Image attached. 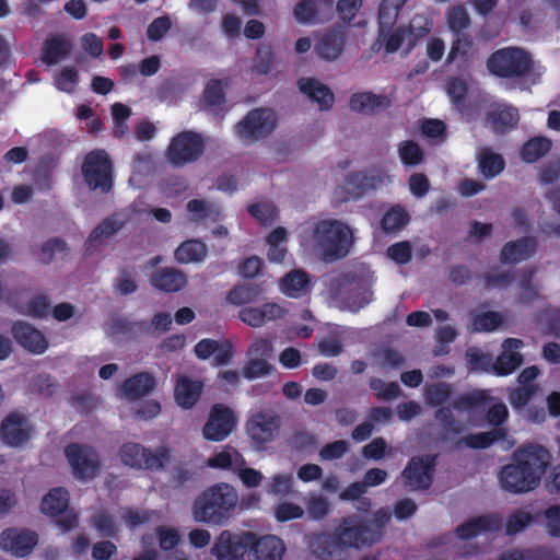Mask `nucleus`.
Segmentation results:
<instances>
[{
	"mask_svg": "<svg viewBox=\"0 0 560 560\" xmlns=\"http://www.w3.org/2000/svg\"><path fill=\"white\" fill-rule=\"evenodd\" d=\"M277 127L272 109L254 108L235 125V135L244 144L255 143L268 137Z\"/></svg>",
	"mask_w": 560,
	"mask_h": 560,
	"instance_id": "9",
	"label": "nucleus"
},
{
	"mask_svg": "<svg viewBox=\"0 0 560 560\" xmlns=\"http://www.w3.org/2000/svg\"><path fill=\"white\" fill-rule=\"evenodd\" d=\"M402 5V0H382L378 8L380 28L390 30L395 24Z\"/></svg>",
	"mask_w": 560,
	"mask_h": 560,
	"instance_id": "48",
	"label": "nucleus"
},
{
	"mask_svg": "<svg viewBox=\"0 0 560 560\" xmlns=\"http://www.w3.org/2000/svg\"><path fill=\"white\" fill-rule=\"evenodd\" d=\"M122 225L114 215L104 219L90 233L85 242V253L92 255L98 245L120 231Z\"/></svg>",
	"mask_w": 560,
	"mask_h": 560,
	"instance_id": "35",
	"label": "nucleus"
},
{
	"mask_svg": "<svg viewBox=\"0 0 560 560\" xmlns=\"http://www.w3.org/2000/svg\"><path fill=\"white\" fill-rule=\"evenodd\" d=\"M500 529L501 518L498 515H480L456 527L455 533L459 539L468 540L481 533H497Z\"/></svg>",
	"mask_w": 560,
	"mask_h": 560,
	"instance_id": "26",
	"label": "nucleus"
},
{
	"mask_svg": "<svg viewBox=\"0 0 560 560\" xmlns=\"http://www.w3.org/2000/svg\"><path fill=\"white\" fill-rule=\"evenodd\" d=\"M478 167L483 177L493 178L504 171L505 161L501 154L485 148L478 155Z\"/></svg>",
	"mask_w": 560,
	"mask_h": 560,
	"instance_id": "43",
	"label": "nucleus"
},
{
	"mask_svg": "<svg viewBox=\"0 0 560 560\" xmlns=\"http://www.w3.org/2000/svg\"><path fill=\"white\" fill-rule=\"evenodd\" d=\"M542 515L546 521V530L550 537H560V504L548 506Z\"/></svg>",
	"mask_w": 560,
	"mask_h": 560,
	"instance_id": "64",
	"label": "nucleus"
},
{
	"mask_svg": "<svg viewBox=\"0 0 560 560\" xmlns=\"http://www.w3.org/2000/svg\"><path fill=\"white\" fill-rule=\"evenodd\" d=\"M81 172L91 190L108 194L113 189V162L103 149H95L84 156Z\"/></svg>",
	"mask_w": 560,
	"mask_h": 560,
	"instance_id": "6",
	"label": "nucleus"
},
{
	"mask_svg": "<svg viewBox=\"0 0 560 560\" xmlns=\"http://www.w3.org/2000/svg\"><path fill=\"white\" fill-rule=\"evenodd\" d=\"M70 494L63 487L52 488L44 495L40 511L55 518L56 524L68 532L78 526V516L69 509Z\"/></svg>",
	"mask_w": 560,
	"mask_h": 560,
	"instance_id": "11",
	"label": "nucleus"
},
{
	"mask_svg": "<svg viewBox=\"0 0 560 560\" xmlns=\"http://www.w3.org/2000/svg\"><path fill=\"white\" fill-rule=\"evenodd\" d=\"M33 432V425L26 416L19 411L8 413L0 423V440L10 447L26 444Z\"/></svg>",
	"mask_w": 560,
	"mask_h": 560,
	"instance_id": "18",
	"label": "nucleus"
},
{
	"mask_svg": "<svg viewBox=\"0 0 560 560\" xmlns=\"http://www.w3.org/2000/svg\"><path fill=\"white\" fill-rule=\"evenodd\" d=\"M119 457L130 468L160 471L170 463L171 453L166 446L152 451L140 443L126 442L119 448Z\"/></svg>",
	"mask_w": 560,
	"mask_h": 560,
	"instance_id": "5",
	"label": "nucleus"
},
{
	"mask_svg": "<svg viewBox=\"0 0 560 560\" xmlns=\"http://www.w3.org/2000/svg\"><path fill=\"white\" fill-rule=\"evenodd\" d=\"M362 7L363 0H338L336 12L343 24L350 25Z\"/></svg>",
	"mask_w": 560,
	"mask_h": 560,
	"instance_id": "60",
	"label": "nucleus"
},
{
	"mask_svg": "<svg viewBox=\"0 0 560 560\" xmlns=\"http://www.w3.org/2000/svg\"><path fill=\"white\" fill-rule=\"evenodd\" d=\"M65 455L73 469V475L80 480L93 479L101 469L96 452L86 445L71 443L66 446Z\"/></svg>",
	"mask_w": 560,
	"mask_h": 560,
	"instance_id": "16",
	"label": "nucleus"
},
{
	"mask_svg": "<svg viewBox=\"0 0 560 560\" xmlns=\"http://www.w3.org/2000/svg\"><path fill=\"white\" fill-rule=\"evenodd\" d=\"M518 120V110L511 105H498L486 115V121L491 126L492 130L501 135L516 127Z\"/></svg>",
	"mask_w": 560,
	"mask_h": 560,
	"instance_id": "31",
	"label": "nucleus"
},
{
	"mask_svg": "<svg viewBox=\"0 0 560 560\" xmlns=\"http://www.w3.org/2000/svg\"><path fill=\"white\" fill-rule=\"evenodd\" d=\"M300 91L307 97L317 103L322 110L332 107L335 96L331 90L324 83L314 78H301L298 81Z\"/></svg>",
	"mask_w": 560,
	"mask_h": 560,
	"instance_id": "30",
	"label": "nucleus"
},
{
	"mask_svg": "<svg viewBox=\"0 0 560 560\" xmlns=\"http://www.w3.org/2000/svg\"><path fill=\"white\" fill-rule=\"evenodd\" d=\"M453 394V385L445 382L427 384L423 389L424 401L430 407H442L451 400Z\"/></svg>",
	"mask_w": 560,
	"mask_h": 560,
	"instance_id": "44",
	"label": "nucleus"
},
{
	"mask_svg": "<svg viewBox=\"0 0 560 560\" xmlns=\"http://www.w3.org/2000/svg\"><path fill=\"white\" fill-rule=\"evenodd\" d=\"M150 283L156 290L163 292H178L187 284L186 275L177 268L164 267L156 269L151 278Z\"/></svg>",
	"mask_w": 560,
	"mask_h": 560,
	"instance_id": "28",
	"label": "nucleus"
},
{
	"mask_svg": "<svg viewBox=\"0 0 560 560\" xmlns=\"http://www.w3.org/2000/svg\"><path fill=\"white\" fill-rule=\"evenodd\" d=\"M550 459L549 451L540 444L520 446L512 455L513 463L503 466L499 474L502 489L511 493H525L536 489Z\"/></svg>",
	"mask_w": 560,
	"mask_h": 560,
	"instance_id": "1",
	"label": "nucleus"
},
{
	"mask_svg": "<svg viewBox=\"0 0 560 560\" xmlns=\"http://www.w3.org/2000/svg\"><path fill=\"white\" fill-rule=\"evenodd\" d=\"M78 83L79 73L74 67H65L55 75V85L62 92H73Z\"/></svg>",
	"mask_w": 560,
	"mask_h": 560,
	"instance_id": "58",
	"label": "nucleus"
},
{
	"mask_svg": "<svg viewBox=\"0 0 560 560\" xmlns=\"http://www.w3.org/2000/svg\"><path fill=\"white\" fill-rule=\"evenodd\" d=\"M438 454L413 456L401 472L405 485L411 490H428L434 479Z\"/></svg>",
	"mask_w": 560,
	"mask_h": 560,
	"instance_id": "14",
	"label": "nucleus"
},
{
	"mask_svg": "<svg viewBox=\"0 0 560 560\" xmlns=\"http://www.w3.org/2000/svg\"><path fill=\"white\" fill-rule=\"evenodd\" d=\"M534 236H523L505 243L500 253L502 264H517L532 257L537 250Z\"/></svg>",
	"mask_w": 560,
	"mask_h": 560,
	"instance_id": "25",
	"label": "nucleus"
},
{
	"mask_svg": "<svg viewBox=\"0 0 560 560\" xmlns=\"http://www.w3.org/2000/svg\"><path fill=\"white\" fill-rule=\"evenodd\" d=\"M532 522L533 516L530 513L523 510H516L506 521L505 533L510 536L516 535L524 530Z\"/></svg>",
	"mask_w": 560,
	"mask_h": 560,
	"instance_id": "61",
	"label": "nucleus"
},
{
	"mask_svg": "<svg viewBox=\"0 0 560 560\" xmlns=\"http://www.w3.org/2000/svg\"><path fill=\"white\" fill-rule=\"evenodd\" d=\"M252 552L255 560H283L285 546L283 540L275 535L258 538L255 534Z\"/></svg>",
	"mask_w": 560,
	"mask_h": 560,
	"instance_id": "29",
	"label": "nucleus"
},
{
	"mask_svg": "<svg viewBox=\"0 0 560 560\" xmlns=\"http://www.w3.org/2000/svg\"><path fill=\"white\" fill-rule=\"evenodd\" d=\"M508 436V429L493 428L487 432L469 433L464 436L462 443L471 450H485L493 445L495 442L506 441Z\"/></svg>",
	"mask_w": 560,
	"mask_h": 560,
	"instance_id": "36",
	"label": "nucleus"
},
{
	"mask_svg": "<svg viewBox=\"0 0 560 560\" xmlns=\"http://www.w3.org/2000/svg\"><path fill=\"white\" fill-rule=\"evenodd\" d=\"M293 15L301 24H317L313 0H300L293 9Z\"/></svg>",
	"mask_w": 560,
	"mask_h": 560,
	"instance_id": "63",
	"label": "nucleus"
},
{
	"mask_svg": "<svg viewBox=\"0 0 560 560\" xmlns=\"http://www.w3.org/2000/svg\"><path fill=\"white\" fill-rule=\"evenodd\" d=\"M335 530L347 550L369 547L381 540V534L358 514L342 517Z\"/></svg>",
	"mask_w": 560,
	"mask_h": 560,
	"instance_id": "7",
	"label": "nucleus"
},
{
	"mask_svg": "<svg viewBox=\"0 0 560 560\" xmlns=\"http://www.w3.org/2000/svg\"><path fill=\"white\" fill-rule=\"evenodd\" d=\"M466 360L469 370L488 372L492 370V359L488 353H485L478 348H469L466 351Z\"/></svg>",
	"mask_w": 560,
	"mask_h": 560,
	"instance_id": "57",
	"label": "nucleus"
},
{
	"mask_svg": "<svg viewBox=\"0 0 560 560\" xmlns=\"http://www.w3.org/2000/svg\"><path fill=\"white\" fill-rule=\"evenodd\" d=\"M280 417L267 411L254 413L246 423L247 434L258 451H265L280 430Z\"/></svg>",
	"mask_w": 560,
	"mask_h": 560,
	"instance_id": "15",
	"label": "nucleus"
},
{
	"mask_svg": "<svg viewBox=\"0 0 560 560\" xmlns=\"http://www.w3.org/2000/svg\"><path fill=\"white\" fill-rule=\"evenodd\" d=\"M398 154L401 163L406 166H416L422 163L424 152L413 140H405L398 144Z\"/></svg>",
	"mask_w": 560,
	"mask_h": 560,
	"instance_id": "49",
	"label": "nucleus"
},
{
	"mask_svg": "<svg viewBox=\"0 0 560 560\" xmlns=\"http://www.w3.org/2000/svg\"><path fill=\"white\" fill-rule=\"evenodd\" d=\"M287 311L277 303H265L260 307H243L240 319L250 327H261L269 320L282 318Z\"/></svg>",
	"mask_w": 560,
	"mask_h": 560,
	"instance_id": "24",
	"label": "nucleus"
},
{
	"mask_svg": "<svg viewBox=\"0 0 560 560\" xmlns=\"http://www.w3.org/2000/svg\"><path fill=\"white\" fill-rule=\"evenodd\" d=\"M246 460L234 447L226 446L220 453L214 454L207 460V466L214 469L233 470L245 466Z\"/></svg>",
	"mask_w": 560,
	"mask_h": 560,
	"instance_id": "37",
	"label": "nucleus"
},
{
	"mask_svg": "<svg viewBox=\"0 0 560 560\" xmlns=\"http://www.w3.org/2000/svg\"><path fill=\"white\" fill-rule=\"evenodd\" d=\"M237 503L238 493L233 486L215 483L194 500L192 517L198 523L224 525L233 517Z\"/></svg>",
	"mask_w": 560,
	"mask_h": 560,
	"instance_id": "2",
	"label": "nucleus"
},
{
	"mask_svg": "<svg viewBox=\"0 0 560 560\" xmlns=\"http://www.w3.org/2000/svg\"><path fill=\"white\" fill-rule=\"evenodd\" d=\"M313 238L328 261L345 258L353 245L351 229L337 219L318 221L314 228Z\"/></svg>",
	"mask_w": 560,
	"mask_h": 560,
	"instance_id": "3",
	"label": "nucleus"
},
{
	"mask_svg": "<svg viewBox=\"0 0 560 560\" xmlns=\"http://www.w3.org/2000/svg\"><path fill=\"white\" fill-rule=\"evenodd\" d=\"M203 390V384L200 381H195L186 375H180L174 388V397L179 407L183 409L192 408Z\"/></svg>",
	"mask_w": 560,
	"mask_h": 560,
	"instance_id": "32",
	"label": "nucleus"
},
{
	"mask_svg": "<svg viewBox=\"0 0 560 560\" xmlns=\"http://www.w3.org/2000/svg\"><path fill=\"white\" fill-rule=\"evenodd\" d=\"M447 23L450 30L459 35L464 30L470 25V18L464 7L458 5L452 8L447 12Z\"/></svg>",
	"mask_w": 560,
	"mask_h": 560,
	"instance_id": "59",
	"label": "nucleus"
},
{
	"mask_svg": "<svg viewBox=\"0 0 560 560\" xmlns=\"http://www.w3.org/2000/svg\"><path fill=\"white\" fill-rule=\"evenodd\" d=\"M502 324V316L494 311H488L476 315L472 318V330L480 331H494Z\"/></svg>",
	"mask_w": 560,
	"mask_h": 560,
	"instance_id": "56",
	"label": "nucleus"
},
{
	"mask_svg": "<svg viewBox=\"0 0 560 560\" xmlns=\"http://www.w3.org/2000/svg\"><path fill=\"white\" fill-rule=\"evenodd\" d=\"M447 94L451 98L452 104L459 110H464L465 101L468 94L467 83L459 79L453 78L447 82Z\"/></svg>",
	"mask_w": 560,
	"mask_h": 560,
	"instance_id": "54",
	"label": "nucleus"
},
{
	"mask_svg": "<svg viewBox=\"0 0 560 560\" xmlns=\"http://www.w3.org/2000/svg\"><path fill=\"white\" fill-rule=\"evenodd\" d=\"M347 31L342 25H335L325 30L314 46V52L325 61H335L343 52Z\"/></svg>",
	"mask_w": 560,
	"mask_h": 560,
	"instance_id": "21",
	"label": "nucleus"
},
{
	"mask_svg": "<svg viewBox=\"0 0 560 560\" xmlns=\"http://www.w3.org/2000/svg\"><path fill=\"white\" fill-rule=\"evenodd\" d=\"M247 211L261 225H271L278 217L277 208L269 202L252 203L247 207Z\"/></svg>",
	"mask_w": 560,
	"mask_h": 560,
	"instance_id": "53",
	"label": "nucleus"
},
{
	"mask_svg": "<svg viewBox=\"0 0 560 560\" xmlns=\"http://www.w3.org/2000/svg\"><path fill=\"white\" fill-rule=\"evenodd\" d=\"M237 417L235 412L223 404L212 406L209 418L202 428L206 440L220 442L226 439L236 428Z\"/></svg>",
	"mask_w": 560,
	"mask_h": 560,
	"instance_id": "17",
	"label": "nucleus"
},
{
	"mask_svg": "<svg viewBox=\"0 0 560 560\" xmlns=\"http://www.w3.org/2000/svg\"><path fill=\"white\" fill-rule=\"evenodd\" d=\"M37 542L36 532L26 528L10 527L0 534V548L16 558L28 556Z\"/></svg>",
	"mask_w": 560,
	"mask_h": 560,
	"instance_id": "19",
	"label": "nucleus"
},
{
	"mask_svg": "<svg viewBox=\"0 0 560 560\" xmlns=\"http://www.w3.org/2000/svg\"><path fill=\"white\" fill-rule=\"evenodd\" d=\"M156 387L154 376L148 372L137 373L125 380L121 384V390L129 399H139L147 396Z\"/></svg>",
	"mask_w": 560,
	"mask_h": 560,
	"instance_id": "34",
	"label": "nucleus"
},
{
	"mask_svg": "<svg viewBox=\"0 0 560 560\" xmlns=\"http://www.w3.org/2000/svg\"><path fill=\"white\" fill-rule=\"evenodd\" d=\"M490 400L491 396L487 390H475L458 397L453 401L452 407L459 411H469L483 408Z\"/></svg>",
	"mask_w": 560,
	"mask_h": 560,
	"instance_id": "47",
	"label": "nucleus"
},
{
	"mask_svg": "<svg viewBox=\"0 0 560 560\" xmlns=\"http://www.w3.org/2000/svg\"><path fill=\"white\" fill-rule=\"evenodd\" d=\"M262 292V287L256 283L237 284L229 291L226 301L236 306L254 303L260 299Z\"/></svg>",
	"mask_w": 560,
	"mask_h": 560,
	"instance_id": "40",
	"label": "nucleus"
},
{
	"mask_svg": "<svg viewBox=\"0 0 560 560\" xmlns=\"http://www.w3.org/2000/svg\"><path fill=\"white\" fill-rule=\"evenodd\" d=\"M488 71L497 78L522 80L534 71L532 55L522 47L509 46L493 51L487 59Z\"/></svg>",
	"mask_w": 560,
	"mask_h": 560,
	"instance_id": "4",
	"label": "nucleus"
},
{
	"mask_svg": "<svg viewBox=\"0 0 560 560\" xmlns=\"http://www.w3.org/2000/svg\"><path fill=\"white\" fill-rule=\"evenodd\" d=\"M266 242L268 244L267 258L271 262H282L287 255L288 232L284 228L278 226L271 231Z\"/></svg>",
	"mask_w": 560,
	"mask_h": 560,
	"instance_id": "41",
	"label": "nucleus"
},
{
	"mask_svg": "<svg viewBox=\"0 0 560 560\" xmlns=\"http://www.w3.org/2000/svg\"><path fill=\"white\" fill-rule=\"evenodd\" d=\"M205 149V139L200 133L185 130L171 139L165 150V158L174 167H182L198 161Z\"/></svg>",
	"mask_w": 560,
	"mask_h": 560,
	"instance_id": "8",
	"label": "nucleus"
},
{
	"mask_svg": "<svg viewBox=\"0 0 560 560\" xmlns=\"http://www.w3.org/2000/svg\"><path fill=\"white\" fill-rule=\"evenodd\" d=\"M409 219V213L401 206H394L384 213L381 226L387 233L396 232L405 228Z\"/></svg>",
	"mask_w": 560,
	"mask_h": 560,
	"instance_id": "46",
	"label": "nucleus"
},
{
	"mask_svg": "<svg viewBox=\"0 0 560 560\" xmlns=\"http://www.w3.org/2000/svg\"><path fill=\"white\" fill-rule=\"evenodd\" d=\"M308 548L311 553L318 560H346L348 550L338 538L334 529L332 533L320 532L308 536Z\"/></svg>",
	"mask_w": 560,
	"mask_h": 560,
	"instance_id": "20",
	"label": "nucleus"
},
{
	"mask_svg": "<svg viewBox=\"0 0 560 560\" xmlns=\"http://www.w3.org/2000/svg\"><path fill=\"white\" fill-rule=\"evenodd\" d=\"M113 334L135 335L138 332H149L150 325L145 320L131 322L125 317H116L109 324Z\"/></svg>",
	"mask_w": 560,
	"mask_h": 560,
	"instance_id": "50",
	"label": "nucleus"
},
{
	"mask_svg": "<svg viewBox=\"0 0 560 560\" xmlns=\"http://www.w3.org/2000/svg\"><path fill=\"white\" fill-rule=\"evenodd\" d=\"M386 96L383 95H376L372 92H361V93H354L349 101V106L351 110L365 114V115H372L374 114L378 108L386 105Z\"/></svg>",
	"mask_w": 560,
	"mask_h": 560,
	"instance_id": "38",
	"label": "nucleus"
},
{
	"mask_svg": "<svg viewBox=\"0 0 560 560\" xmlns=\"http://www.w3.org/2000/svg\"><path fill=\"white\" fill-rule=\"evenodd\" d=\"M369 386L375 393V397L378 400H392L401 394V389L396 382L385 383L378 377H372Z\"/></svg>",
	"mask_w": 560,
	"mask_h": 560,
	"instance_id": "52",
	"label": "nucleus"
},
{
	"mask_svg": "<svg viewBox=\"0 0 560 560\" xmlns=\"http://www.w3.org/2000/svg\"><path fill=\"white\" fill-rule=\"evenodd\" d=\"M72 50L71 40L63 34L47 37L42 46L40 60L46 66H55L66 59Z\"/></svg>",
	"mask_w": 560,
	"mask_h": 560,
	"instance_id": "27",
	"label": "nucleus"
},
{
	"mask_svg": "<svg viewBox=\"0 0 560 560\" xmlns=\"http://www.w3.org/2000/svg\"><path fill=\"white\" fill-rule=\"evenodd\" d=\"M255 533L242 532L240 534L223 530L217 537L211 548L217 560H244L247 552L252 551Z\"/></svg>",
	"mask_w": 560,
	"mask_h": 560,
	"instance_id": "13",
	"label": "nucleus"
},
{
	"mask_svg": "<svg viewBox=\"0 0 560 560\" xmlns=\"http://www.w3.org/2000/svg\"><path fill=\"white\" fill-rule=\"evenodd\" d=\"M431 31L430 24L421 15L411 19L409 27H398L395 31L380 28V38L384 42L385 51L387 54L396 52L407 39L406 54H409L417 45L419 38L425 36Z\"/></svg>",
	"mask_w": 560,
	"mask_h": 560,
	"instance_id": "10",
	"label": "nucleus"
},
{
	"mask_svg": "<svg viewBox=\"0 0 560 560\" xmlns=\"http://www.w3.org/2000/svg\"><path fill=\"white\" fill-rule=\"evenodd\" d=\"M434 418L442 424L446 433L458 434L463 431V427L455 420L450 407H439L434 412Z\"/></svg>",
	"mask_w": 560,
	"mask_h": 560,
	"instance_id": "62",
	"label": "nucleus"
},
{
	"mask_svg": "<svg viewBox=\"0 0 560 560\" xmlns=\"http://www.w3.org/2000/svg\"><path fill=\"white\" fill-rule=\"evenodd\" d=\"M279 288L289 298H303L310 291L311 276L303 269H293L280 279Z\"/></svg>",
	"mask_w": 560,
	"mask_h": 560,
	"instance_id": "33",
	"label": "nucleus"
},
{
	"mask_svg": "<svg viewBox=\"0 0 560 560\" xmlns=\"http://www.w3.org/2000/svg\"><path fill=\"white\" fill-rule=\"evenodd\" d=\"M552 142L547 137H534L526 141L520 151L521 159L528 164L537 162L545 156L551 149Z\"/></svg>",
	"mask_w": 560,
	"mask_h": 560,
	"instance_id": "42",
	"label": "nucleus"
},
{
	"mask_svg": "<svg viewBox=\"0 0 560 560\" xmlns=\"http://www.w3.org/2000/svg\"><path fill=\"white\" fill-rule=\"evenodd\" d=\"M50 307L49 298L39 293L25 304V310L22 313L33 318H45L48 316Z\"/></svg>",
	"mask_w": 560,
	"mask_h": 560,
	"instance_id": "55",
	"label": "nucleus"
},
{
	"mask_svg": "<svg viewBox=\"0 0 560 560\" xmlns=\"http://www.w3.org/2000/svg\"><path fill=\"white\" fill-rule=\"evenodd\" d=\"M11 334L23 349L33 354H43L48 349L49 343L44 334L24 320L14 322Z\"/></svg>",
	"mask_w": 560,
	"mask_h": 560,
	"instance_id": "22",
	"label": "nucleus"
},
{
	"mask_svg": "<svg viewBox=\"0 0 560 560\" xmlns=\"http://www.w3.org/2000/svg\"><path fill=\"white\" fill-rule=\"evenodd\" d=\"M208 254L207 246L198 240L183 242L174 252V257L179 264L200 262Z\"/></svg>",
	"mask_w": 560,
	"mask_h": 560,
	"instance_id": "39",
	"label": "nucleus"
},
{
	"mask_svg": "<svg viewBox=\"0 0 560 560\" xmlns=\"http://www.w3.org/2000/svg\"><path fill=\"white\" fill-rule=\"evenodd\" d=\"M345 182L349 197L357 199L383 184L384 175L375 171L352 172L346 176Z\"/></svg>",
	"mask_w": 560,
	"mask_h": 560,
	"instance_id": "23",
	"label": "nucleus"
},
{
	"mask_svg": "<svg viewBox=\"0 0 560 560\" xmlns=\"http://www.w3.org/2000/svg\"><path fill=\"white\" fill-rule=\"evenodd\" d=\"M523 363V355L514 351H503L499 354L492 364V371L495 375L506 376L512 374Z\"/></svg>",
	"mask_w": 560,
	"mask_h": 560,
	"instance_id": "45",
	"label": "nucleus"
},
{
	"mask_svg": "<svg viewBox=\"0 0 560 560\" xmlns=\"http://www.w3.org/2000/svg\"><path fill=\"white\" fill-rule=\"evenodd\" d=\"M273 357V345L267 338L256 339L247 349V361L242 369V375L248 381L271 375L276 369L269 361Z\"/></svg>",
	"mask_w": 560,
	"mask_h": 560,
	"instance_id": "12",
	"label": "nucleus"
},
{
	"mask_svg": "<svg viewBox=\"0 0 560 560\" xmlns=\"http://www.w3.org/2000/svg\"><path fill=\"white\" fill-rule=\"evenodd\" d=\"M203 102L211 109H217L225 103V91L221 80L211 79L207 82L203 90Z\"/></svg>",
	"mask_w": 560,
	"mask_h": 560,
	"instance_id": "51",
	"label": "nucleus"
}]
</instances>
